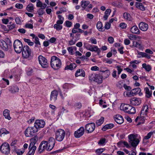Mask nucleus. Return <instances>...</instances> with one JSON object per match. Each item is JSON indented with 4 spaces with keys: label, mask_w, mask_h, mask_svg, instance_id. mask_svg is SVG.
I'll list each match as a JSON object with an SVG mask.
<instances>
[{
    "label": "nucleus",
    "mask_w": 155,
    "mask_h": 155,
    "mask_svg": "<svg viewBox=\"0 0 155 155\" xmlns=\"http://www.w3.org/2000/svg\"><path fill=\"white\" fill-rule=\"evenodd\" d=\"M36 6L38 7L45 8L47 7V5L45 3H42L39 0H37Z\"/></svg>",
    "instance_id": "obj_24"
},
{
    "label": "nucleus",
    "mask_w": 155,
    "mask_h": 155,
    "mask_svg": "<svg viewBox=\"0 0 155 155\" xmlns=\"http://www.w3.org/2000/svg\"><path fill=\"white\" fill-rule=\"evenodd\" d=\"M90 41L92 44H96L97 43V41L95 38H92L90 39Z\"/></svg>",
    "instance_id": "obj_57"
},
{
    "label": "nucleus",
    "mask_w": 155,
    "mask_h": 155,
    "mask_svg": "<svg viewBox=\"0 0 155 155\" xmlns=\"http://www.w3.org/2000/svg\"><path fill=\"white\" fill-rule=\"evenodd\" d=\"M31 143L29 145L30 147L36 146L35 145L36 142H37V138L36 137H34L31 139L30 140Z\"/></svg>",
    "instance_id": "obj_36"
},
{
    "label": "nucleus",
    "mask_w": 155,
    "mask_h": 155,
    "mask_svg": "<svg viewBox=\"0 0 155 155\" xmlns=\"http://www.w3.org/2000/svg\"><path fill=\"white\" fill-rule=\"evenodd\" d=\"M148 110V106L147 105H144L141 109L140 116H138L136 118L135 121H137L138 120H140L142 121L141 122L143 123L146 119L145 117L147 115Z\"/></svg>",
    "instance_id": "obj_2"
},
{
    "label": "nucleus",
    "mask_w": 155,
    "mask_h": 155,
    "mask_svg": "<svg viewBox=\"0 0 155 155\" xmlns=\"http://www.w3.org/2000/svg\"><path fill=\"white\" fill-rule=\"evenodd\" d=\"M95 127V124L94 123L87 124L85 126L86 130L87 131L88 133H91L93 132L94 130Z\"/></svg>",
    "instance_id": "obj_12"
},
{
    "label": "nucleus",
    "mask_w": 155,
    "mask_h": 155,
    "mask_svg": "<svg viewBox=\"0 0 155 155\" xmlns=\"http://www.w3.org/2000/svg\"><path fill=\"white\" fill-rule=\"evenodd\" d=\"M45 8H40L38 9L37 12L39 16H42L45 13L44 9Z\"/></svg>",
    "instance_id": "obj_45"
},
{
    "label": "nucleus",
    "mask_w": 155,
    "mask_h": 155,
    "mask_svg": "<svg viewBox=\"0 0 155 155\" xmlns=\"http://www.w3.org/2000/svg\"><path fill=\"white\" fill-rule=\"evenodd\" d=\"M38 130L34 126L28 127L25 131V134L26 137H31L35 136V133L38 132Z\"/></svg>",
    "instance_id": "obj_5"
},
{
    "label": "nucleus",
    "mask_w": 155,
    "mask_h": 155,
    "mask_svg": "<svg viewBox=\"0 0 155 155\" xmlns=\"http://www.w3.org/2000/svg\"><path fill=\"white\" fill-rule=\"evenodd\" d=\"M100 71L103 73V75L104 79L108 77L110 74V71L107 69H106V68H104V70H101Z\"/></svg>",
    "instance_id": "obj_22"
},
{
    "label": "nucleus",
    "mask_w": 155,
    "mask_h": 155,
    "mask_svg": "<svg viewBox=\"0 0 155 155\" xmlns=\"http://www.w3.org/2000/svg\"><path fill=\"white\" fill-rule=\"evenodd\" d=\"M22 51V56L24 58H28L31 56V50L28 45L24 46Z\"/></svg>",
    "instance_id": "obj_7"
},
{
    "label": "nucleus",
    "mask_w": 155,
    "mask_h": 155,
    "mask_svg": "<svg viewBox=\"0 0 155 155\" xmlns=\"http://www.w3.org/2000/svg\"><path fill=\"white\" fill-rule=\"evenodd\" d=\"M137 36H136L134 35L130 34L128 36L129 38L131 40H135L137 38Z\"/></svg>",
    "instance_id": "obj_50"
},
{
    "label": "nucleus",
    "mask_w": 155,
    "mask_h": 155,
    "mask_svg": "<svg viewBox=\"0 0 155 155\" xmlns=\"http://www.w3.org/2000/svg\"><path fill=\"white\" fill-rule=\"evenodd\" d=\"M24 152V150H18L16 151V153L18 155H22L23 153Z\"/></svg>",
    "instance_id": "obj_64"
},
{
    "label": "nucleus",
    "mask_w": 155,
    "mask_h": 155,
    "mask_svg": "<svg viewBox=\"0 0 155 155\" xmlns=\"http://www.w3.org/2000/svg\"><path fill=\"white\" fill-rule=\"evenodd\" d=\"M48 143L50 144L53 145L54 146L55 144V140L54 138L52 137H50L49 138L48 141Z\"/></svg>",
    "instance_id": "obj_47"
},
{
    "label": "nucleus",
    "mask_w": 155,
    "mask_h": 155,
    "mask_svg": "<svg viewBox=\"0 0 155 155\" xmlns=\"http://www.w3.org/2000/svg\"><path fill=\"white\" fill-rule=\"evenodd\" d=\"M84 128L81 127L74 132V135L76 138H79L84 134Z\"/></svg>",
    "instance_id": "obj_14"
},
{
    "label": "nucleus",
    "mask_w": 155,
    "mask_h": 155,
    "mask_svg": "<svg viewBox=\"0 0 155 155\" xmlns=\"http://www.w3.org/2000/svg\"><path fill=\"white\" fill-rule=\"evenodd\" d=\"M47 144L48 145H46V147H47V150L48 151H50L53 148L54 146L53 145L48 143V142Z\"/></svg>",
    "instance_id": "obj_52"
},
{
    "label": "nucleus",
    "mask_w": 155,
    "mask_h": 155,
    "mask_svg": "<svg viewBox=\"0 0 155 155\" xmlns=\"http://www.w3.org/2000/svg\"><path fill=\"white\" fill-rule=\"evenodd\" d=\"M137 134H131L128 136V138L129 140V142L133 147H136L140 142L139 140L137 138Z\"/></svg>",
    "instance_id": "obj_3"
},
{
    "label": "nucleus",
    "mask_w": 155,
    "mask_h": 155,
    "mask_svg": "<svg viewBox=\"0 0 155 155\" xmlns=\"http://www.w3.org/2000/svg\"><path fill=\"white\" fill-rule=\"evenodd\" d=\"M130 31L132 33L136 34H139L140 33V30L136 25L133 26L130 28Z\"/></svg>",
    "instance_id": "obj_21"
},
{
    "label": "nucleus",
    "mask_w": 155,
    "mask_h": 155,
    "mask_svg": "<svg viewBox=\"0 0 155 155\" xmlns=\"http://www.w3.org/2000/svg\"><path fill=\"white\" fill-rule=\"evenodd\" d=\"M15 6L16 8L18 9H21L23 8V5L21 4L17 3Z\"/></svg>",
    "instance_id": "obj_62"
},
{
    "label": "nucleus",
    "mask_w": 155,
    "mask_h": 155,
    "mask_svg": "<svg viewBox=\"0 0 155 155\" xmlns=\"http://www.w3.org/2000/svg\"><path fill=\"white\" fill-rule=\"evenodd\" d=\"M60 11L57 12L56 14H61L62 12H66L67 11L66 9V8H61L60 9Z\"/></svg>",
    "instance_id": "obj_56"
},
{
    "label": "nucleus",
    "mask_w": 155,
    "mask_h": 155,
    "mask_svg": "<svg viewBox=\"0 0 155 155\" xmlns=\"http://www.w3.org/2000/svg\"><path fill=\"white\" fill-rule=\"evenodd\" d=\"M54 27L57 30L59 31L62 28V26L58 24H55L54 25Z\"/></svg>",
    "instance_id": "obj_46"
},
{
    "label": "nucleus",
    "mask_w": 155,
    "mask_h": 155,
    "mask_svg": "<svg viewBox=\"0 0 155 155\" xmlns=\"http://www.w3.org/2000/svg\"><path fill=\"white\" fill-rule=\"evenodd\" d=\"M12 43L10 41L9 43H7L5 41L2 40H0V47L2 49L5 51H7L9 48H11Z\"/></svg>",
    "instance_id": "obj_10"
},
{
    "label": "nucleus",
    "mask_w": 155,
    "mask_h": 155,
    "mask_svg": "<svg viewBox=\"0 0 155 155\" xmlns=\"http://www.w3.org/2000/svg\"><path fill=\"white\" fill-rule=\"evenodd\" d=\"M77 40H74V38H73L72 39L69 41H68V45H74L76 43Z\"/></svg>",
    "instance_id": "obj_48"
},
{
    "label": "nucleus",
    "mask_w": 155,
    "mask_h": 155,
    "mask_svg": "<svg viewBox=\"0 0 155 155\" xmlns=\"http://www.w3.org/2000/svg\"><path fill=\"white\" fill-rule=\"evenodd\" d=\"M75 106L76 108L77 109H79L81 107L82 105L81 103H77L75 104Z\"/></svg>",
    "instance_id": "obj_63"
},
{
    "label": "nucleus",
    "mask_w": 155,
    "mask_h": 155,
    "mask_svg": "<svg viewBox=\"0 0 155 155\" xmlns=\"http://www.w3.org/2000/svg\"><path fill=\"white\" fill-rule=\"evenodd\" d=\"M0 150L4 154H8L10 150L9 144L7 143H3L0 147Z\"/></svg>",
    "instance_id": "obj_8"
},
{
    "label": "nucleus",
    "mask_w": 155,
    "mask_h": 155,
    "mask_svg": "<svg viewBox=\"0 0 155 155\" xmlns=\"http://www.w3.org/2000/svg\"><path fill=\"white\" fill-rule=\"evenodd\" d=\"M114 127V124H109L105 125L102 128V130L105 131L107 130L112 128Z\"/></svg>",
    "instance_id": "obj_26"
},
{
    "label": "nucleus",
    "mask_w": 155,
    "mask_h": 155,
    "mask_svg": "<svg viewBox=\"0 0 155 155\" xmlns=\"http://www.w3.org/2000/svg\"><path fill=\"white\" fill-rule=\"evenodd\" d=\"M142 67L147 71L149 72L151 70V67L150 65H147L146 63L142 64Z\"/></svg>",
    "instance_id": "obj_35"
},
{
    "label": "nucleus",
    "mask_w": 155,
    "mask_h": 155,
    "mask_svg": "<svg viewBox=\"0 0 155 155\" xmlns=\"http://www.w3.org/2000/svg\"><path fill=\"white\" fill-rule=\"evenodd\" d=\"M76 65L75 63H71L69 65H67L64 68L65 70L68 69L72 70L76 67Z\"/></svg>",
    "instance_id": "obj_30"
},
{
    "label": "nucleus",
    "mask_w": 155,
    "mask_h": 155,
    "mask_svg": "<svg viewBox=\"0 0 155 155\" xmlns=\"http://www.w3.org/2000/svg\"><path fill=\"white\" fill-rule=\"evenodd\" d=\"M42 144V148L44 150H47V147L46 145H48V141H43L40 143Z\"/></svg>",
    "instance_id": "obj_42"
},
{
    "label": "nucleus",
    "mask_w": 155,
    "mask_h": 155,
    "mask_svg": "<svg viewBox=\"0 0 155 155\" xmlns=\"http://www.w3.org/2000/svg\"><path fill=\"white\" fill-rule=\"evenodd\" d=\"M131 105L127 104H122L120 106V110H123L126 112L128 113L130 109L131 108Z\"/></svg>",
    "instance_id": "obj_16"
},
{
    "label": "nucleus",
    "mask_w": 155,
    "mask_h": 155,
    "mask_svg": "<svg viewBox=\"0 0 155 155\" xmlns=\"http://www.w3.org/2000/svg\"><path fill=\"white\" fill-rule=\"evenodd\" d=\"M45 124V122L42 120H37L34 123V127L37 129L43 128Z\"/></svg>",
    "instance_id": "obj_11"
},
{
    "label": "nucleus",
    "mask_w": 155,
    "mask_h": 155,
    "mask_svg": "<svg viewBox=\"0 0 155 155\" xmlns=\"http://www.w3.org/2000/svg\"><path fill=\"white\" fill-rule=\"evenodd\" d=\"M97 28L99 31H103V28L102 27V22L101 21H99L97 22Z\"/></svg>",
    "instance_id": "obj_39"
},
{
    "label": "nucleus",
    "mask_w": 155,
    "mask_h": 155,
    "mask_svg": "<svg viewBox=\"0 0 155 155\" xmlns=\"http://www.w3.org/2000/svg\"><path fill=\"white\" fill-rule=\"evenodd\" d=\"M65 24L66 26L68 27H70L71 26L72 23L69 21H67L65 22Z\"/></svg>",
    "instance_id": "obj_61"
},
{
    "label": "nucleus",
    "mask_w": 155,
    "mask_h": 155,
    "mask_svg": "<svg viewBox=\"0 0 155 155\" xmlns=\"http://www.w3.org/2000/svg\"><path fill=\"white\" fill-rule=\"evenodd\" d=\"M88 50L91 51H94L97 53V55H100L101 52L100 49L97 46L89 45Z\"/></svg>",
    "instance_id": "obj_13"
},
{
    "label": "nucleus",
    "mask_w": 155,
    "mask_h": 155,
    "mask_svg": "<svg viewBox=\"0 0 155 155\" xmlns=\"http://www.w3.org/2000/svg\"><path fill=\"white\" fill-rule=\"evenodd\" d=\"M123 17L124 19L129 21L132 20V18L130 14L125 12L124 13Z\"/></svg>",
    "instance_id": "obj_31"
},
{
    "label": "nucleus",
    "mask_w": 155,
    "mask_h": 155,
    "mask_svg": "<svg viewBox=\"0 0 155 155\" xmlns=\"http://www.w3.org/2000/svg\"><path fill=\"white\" fill-rule=\"evenodd\" d=\"M130 104L134 106H137L141 103V100L140 98L133 97L130 99Z\"/></svg>",
    "instance_id": "obj_15"
},
{
    "label": "nucleus",
    "mask_w": 155,
    "mask_h": 155,
    "mask_svg": "<svg viewBox=\"0 0 155 155\" xmlns=\"http://www.w3.org/2000/svg\"><path fill=\"white\" fill-rule=\"evenodd\" d=\"M17 141L16 140H12L11 143V146L15 150L16 148Z\"/></svg>",
    "instance_id": "obj_41"
},
{
    "label": "nucleus",
    "mask_w": 155,
    "mask_h": 155,
    "mask_svg": "<svg viewBox=\"0 0 155 155\" xmlns=\"http://www.w3.org/2000/svg\"><path fill=\"white\" fill-rule=\"evenodd\" d=\"M96 78L95 79V81L98 84H101L102 82L103 76L99 74H97Z\"/></svg>",
    "instance_id": "obj_27"
},
{
    "label": "nucleus",
    "mask_w": 155,
    "mask_h": 155,
    "mask_svg": "<svg viewBox=\"0 0 155 155\" xmlns=\"http://www.w3.org/2000/svg\"><path fill=\"white\" fill-rule=\"evenodd\" d=\"M36 149V146H34L32 147L29 146V150L28 152L29 155H34Z\"/></svg>",
    "instance_id": "obj_28"
},
{
    "label": "nucleus",
    "mask_w": 155,
    "mask_h": 155,
    "mask_svg": "<svg viewBox=\"0 0 155 155\" xmlns=\"http://www.w3.org/2000/svg\"><path fill=\"white\" fill-rule=\"evenodd\" d=\"M139 27L141 30L143 31H146L148 29V25L145 22H141L139 24Z\"/></svg>",
    "instance_id": "obj_19"
},
{
    "label": "nucleus",
    "mask_w": 155,
    "mask_h": 155,
    "mask_svg": "<svg viewBox=\"0 0 155 155\" xmlns=\"http://www.w3.org/2000/svg\"><path fill=\"white\" fill-rule=\"evenodd\" d=\"M24 41L25 42L27 43L29 45L32 46L34 45L33 42L31 41L29 39L24 38Z\"/></svg>",
    "instance_id": "obj_49"
},
{
    "label": "nucleus",
    "mask_w": 155,
    "mask_h": 155,
    "mask_svg": "<svg viewBox=\"0 0 155 155\" xmlns=\"http://www.w3.org/2000/svg\"><path fill=\"white\" fill-rule=\"evenodd\" d=\"M38 60L39 63L43 68H46L48 67V63L47 60L45 57L40 55L38 57Z\"/></svg>",
    "instance_id": "obj_9"
},
{
    "label": "nucleus",
    "mask_w": 155,
    "mask_h": 155,
    "mask_svg": "<svg viewBox=\"0 0 155 155\" xmlns=\"http://www.w3.org/2000/svg\"><path fill=\"white\" fill-rule=\"evenodd\" d=\"M50 63L51 67L54 70L58 69L61 66V60L55 56L51 57Z\"/></svg>",
    "instance_id": "obj_1"
},
{
    "label": "nucleus",
    "mask_w": 155,
    "mask_h": 155,
    "mask_svg": "<svg viewBox=\"0 0 155 155\" xmlns=\"http://www.w3.org/2000/svg\"><path fill=\"white\" fill-rule=\"evenodd\" d=\"M19 90L18 87L15 85L11 86L9 89V91L12 94H15L16 92H18Z\"/></svg>",
    "instance_id": "obj_23"
},
{
    "label": "nucleus",
    "mask_w": 155,
    "mask_h": 155,
    "mask_svg": "<svg viewBox=\"0 0 155 155\" xmlns=\"http://www.w3.org/2000/svg\"><path fill=\"white\" fill-rule=\"evenodd\" d=\"M106 139L105 138H102L100 139L98 142V144L100 145H103L105 143Z\"/></svg>",
    "instance_id": "obj_53"
},
{
    "label": "nucleus",
    "mask_w": 155,
    "mask_h": 155,
    "mask_svg": "<svg viewBox=\"0 0 155 155\" xmlns=\"http://www.w3.org/2000/svg\"><path fill=\"white\" fill-rule=\"evenodd\" d=\"M89 4L90 2L88 1H83L81 2V6L84 10Z\"/></svg>",
    "instance_id": "obj_34"
},
{
    "label": "nucleus",
    "mask_w": 155,
    "mask_h": 155,
    "mask_svg": "<svg viewBox=\"0 0 155 155\" xmlns=\"http://www.w3.org/2000/svg\"><path fill=\"white\" fill-rule=\"evenodd\" d=\"M134 90V92L135 94L137 95L138 94L139 96H141L142 95V93L141 92V89L139 87H137L133 89Z\"/></svg>",
    "instance_id": "obj_37"
},
{
    "label": "nucleus",
    "mask_w": 155,
    "mask_h": 155,
    "mask_svg": "<svg viewBox=\"0 0 155 155\" xmlns=\"http://www.w3.org/2000/svg\"><path fill=\"white\" fill-rule=\"evenodd\" d=\"M97 74L95 73L91 74L89 75V80L91 81H95V80Z\"/></svg>",
    "instance_id": "obj_38"
},
{
    "label": "nucleus",
    "mask_w": 155,
    "mask_h": 155,
    "mask_svg": "<svg viewBox=\"0 0 155 155\" xmlns=\"http://www.w3.org/2000/svg\"><path fill=\"white\" fill-rule=\"evenodd\" d=\"M58 92L57 91L54 90L52 91L50 95V100L52 102H54L57 99Z\"/></svg>",
    "instance_id": "obj_17"
},
{
    "label": "nucleus",
    "mask_w": 155,
    "mask_h": 155,
    "mask_svg": "<svg viewBox=\"0 0 155 155\" xmlns=\"http://www.w3.org/2000/svg\"><path fill=\"white\" fill-rule=\"evenodd\" d=\"M104 150L105 149L104 148H101L97 150L95 152L97 154L99 155L103 152L104 151Z\"/></svg>",
    "instance_id": "obj_54"
},
{
    "label": "nucleus",
    "mask_w": 155,
    "mask_h": 155,
    "mask_svg": "<svg viewBox=\"0 0 155 155\" xmlns=\"http://www.w3.org/2000/svg\"><path fill=\"white\" fill-rule=\"evenodd\" d=\"M108 41L110 44H112L114 42V39L112 37H109L108 38Z\"/></svg>",
    "instance_id": "obj_60"
},
{
    "label": "nucleus",
    "mask_w": 155,
    "mask_h": 155,
    "mask_svg": "<svg viewBox=\"0 0 155 155\" xmlns=\"http://www.w3.org/2000/svg\"><path fill=\"white\" fill-rule=\"evenodd\" d=\"M75 76L76 77L79 76L84 77L85 76V72L82 69H78L75 73Z\"/></svg>",
    "instance_id": "obj_20"
},
{
    "label": "nucleus",
    "mask_w": 155,
    "mask_h": 155,
    "mask_svg": "<svg viewBox=\"0 0 155 155\" xmlns=\"http://www.w3.org/2000/svg\"><path fill=\"white\" fill-rule=\"evenodd\" d=\"M67 50L70 54L71 55H73L74 54L73 49L72 46L68 47L67 48Z\"/></svg>",
    "instance_id": "obj_55"
},
{
    "label": "nucleus",
    "mask_w": 155,
    "mask_h": 155,
    "mask_svg": "<svg viewBox=\"0 0 155 155\" xmlns=\"http://www.w3.org/2000/svg\"><path fill=\"white\" fill-rule=\"evenodd\" d=\"M154 133V132L151 131L148 133L147 135L144 137V138L143 139V141H144L146 140H148L150 139L151 137V136Z\"/></svg>",
    "instance_id": "obj_40"
},
{
    "label": "nucleus",
    "mask_w": 155,
    "mask_h": 155,
    "mask_svg": "<svg viewBox=\"0 0 155 155\" xmlns=\"http://www.w3.org/2000/svg\"><path fill=\"white\" fill-rule=\"evenodd\" d=\"M25 27L26 28H28L30 29H32L33 28V25L29 23H26L25 25Z\"/></svg>",
    "instance_id": "obj_58"
},
{
    "label": "nucleus",
    "mask_w": 155,
    "mask_h": 155,
    "mask_svg": "<svg viewBox=\"0 0 155 155\" xmlns=\"http://www.w3.org/2000/svg\"><path fill=\"white\" fill-rule=\"evenodd\" d=\"M115 121L119 124H121L124 122V119L120 115H116L114 117Z\"/></svg>",
    "instance_id": "obj_18"
},
{
    "label": "nucleus",
    "mask_w": 155,
    "mask_h": 155,
    "mask_svg": "<svg viewBox=\"0 0 155 155\" xmlns=\"http://www.w3.org/2000/svg\"><path fill=\"white\" fill-rule=\"evenodd\" d=\"M140 45L137 41H133V46L135 47H137L140 46Z\"/></svg>",
    "instance_id": "obj_59"
},
{
    "label": "nucleus",
    "mask_w": 155,
    "mask_h": 155,
    "mask_svg": "<svg viewBox=\"0 0 155 155\" xmlns=\"http://www.w3.org/2000/svg\"><path fill=\"white\" fill-rule=\"evenodd\" d=\"M144 91L146 93V97L148 98H150L152 95L151 91H150L148 87H146L144 88Z\"/></svg>",
    "instance_id": "obj_25"
},
{
    "label": "nucleus",
    "mask_w": 155,
    "mask_h": 155,
    "mask_svg": "<svg viewBox=\"0 0 155 155\" xmlns=\"http://www.w3.org/2000/svg\"><path fill=\"white\" fill-rule=\"evenodd\" d=\"M27 10L29 12H32L34 9V5L32 3H30L26 7Z\"/></svg>",
    "instance_id": "obj_33"
},
{
    "label": "nucleus",
    "mask_w": 155,
    "mask_h": 155,
    "mask_svg": "<svg viewBox=\"0 0 155 155\" xmlns=\"http://www.w3.org/2000/svg\"><path fill=\"white\" fill-rule=\"evenodd\" d=\"M136 112L135 108L134 107L131 106V108L130 109L128 114H134Z\"/></svg>",
    "instance_id": "obj_44"
},
{
    "label": "nucleus",
    "mask_w": 155,
    "mask_h": 155,
    "mask_svg": "<svg viewBox=\"0 0 155 155\" xmlns=\"http://www.w3.org/2000/svg\"><path fill=\"white\" fill-rule=\"evenodd\" d=\"M34 42L36 44L35 47H38L39 45H40V43L39 41V39L38 37H35Z\"/></svg>",
    "instance_id": "obj_51"
},
{
    "label": "nucleus",
    "mask_w": 155,
    "mask_h": 155,
    "mask_svg": "<svg viewBox=\"0 0 155 155\" xmlns=\"http://www.w3.org/2000/svg\"><path fill=\"white\" fill-rule=\"evenodd\" d=\"M15 52L17 53H20L23 48L21 41L18 40L15 41L13 44Z\"/></svg>",
    "instance_id": "obj_4"
},
{
    "label": "nucleus",
    "mask_w": 155,
    "mask_h": 155,
    "mask_svg": "<svg viewBox=\"0 0 155 155\" xmlns=\"http://www.w3.org/2000/svg\"><path fill=\"white\" fill-rule=\"evenodd\" d=\"M65 135V132L64 130L58 129L55 132V139L58 141H61L64 139Z\"/></svg>",
    "instance_id": "obj_6"
},
{
    "label": "nucleus",
    "mask_w": 155,
    "mask_h": 155,
    "mask_svg": "<svg viewBox=\"0 0 155 155\" xmlns=\"http://www.w3.org/2000/svg\"><path fill=\"white\" fill-rule=\"evenodd\" d=\"M10 132L5 129H1L0 130V136L2 137L3 135L8 134Z\"/></svg>",
    "instance_id": "obj_32"
},
{
    "label": "nucleus",
    "mask_w": 155,
    "mask_h": 155,
    "mask_svg": "<svg viewBox=\"0 0 155 155\" xmlns=\"http://www.w3.org/2000/svg\"><path fill=\"white\" fill-rule=\"evenodd\" d=\"M104 118L103 117H101V118L97 121L96 124L98 126L101 125L104 122Z\"/></svg>",
    "instance_id": "obj_43"
},
{
    "label": "nucleus",
    "mask_w": 155,
    "mask_h": 155,
    "mask_svg": "<svg viewBox=\"0 0 155 155\" xmlns=\"http://www.w3.org/2000/svg\"><path fill=\"white\" fill-rule=\"evenodd\" d=\"M3 115L5 118L8 120H10L11 119L9 114V111L7 109H5L4 111Z\"/></svg>",
    "instance_id": "obj_29"
}]
</instances>
